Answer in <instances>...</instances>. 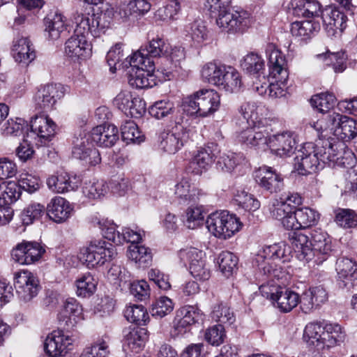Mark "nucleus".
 <instances>
[{
  "label": "nucleus",
  "instance_id": "1",
  "mask_svg": "<svg viewBox=\"0 0 357 357\" xmlns=\"http://www.w3.org/2000/svg\"><path fill=\"white\" fill-rule=\"evenodd\" d=\"M354 154L346 149L342 142H331L328 139L314 144H304L294 158V169L301 175L312 174L324 165L329 167H350L354 164Z\"/></svg>",
  "mask_w": 357,
  "mask_h": 357
},
{
  "label": "nucleus",
  "instance_id": "2",
  "mask_svg": "<svg viewBox=\"0 0 357 357\" xmlns=\"http://www.w3.org/2000/svg\"><path fill=\"white\" fill-rule=\"evenodd\" d=\"M266 53L270 74L275 79V83L268 84V96L273 98L282 97L285 94L284 87L289 75L285 57L273 44L267 45Z\"/></svg>",
  "mask_w": 357,
  "mask_h": 357
},
{
  "label": "nucleus",
  "instance_id": "3",
  "mask_svg": "<svg viewBox=\"0 0 357 357\" xmlns=\"http://www.w3.org/2000/svg\"><path fill=\"white\" fill-rule=\"evenodd\" d=\"M318 133L324 132L333 133L337 138L349 141L357 136V121L347 116L336 112L328 114L314 124Z\"/></svg>",
  "mask_w": 357,
  "mask_h": 357
},
{
  "label": "nucleus",
  "instance_id": "4",
  "mask_svg": "<svg viewBox=\"0 0 357 357\" xmlns=\"http://www.w3.org/2000/svg\"><path fill=\"white\" fill-rule=\"evenodd\" d=\"M220 105V98L216 91L202 89L185 99L183 109L190 115L205 117L217 111Z\"/></svg>",
  "mask_w": 357,
  "mask_h": 357
},
{
  "label": "nucleus",
  "instance_id": "5",
  "mask_svg": "<svg viewBox=\"0 0 357 357\" xmlns=\"http://www.w3.org/2000/svg\"><path fill=\"white\" fill-rule=\"evenodd\" d=\"M206 225L208 230L215 237L227 239L238 231L241 227L239 219L227 211H216L210 214Z\"/></svg>",
  "mask_w": 357,
  "mask_h": 357
},
{
  "label": "nucleus",
  "instance_id": "6",
  "mask_svg": "<svg viewBox=\"0 0 357 357\" xmlns=\"http://www.w3.org/2000/svg\"><path fill=\"white\" fill-rule=\"evenodd\" d=\"M116 255V250L111 243L104 240H94L82 248L80 259L88 267H94L112 261Z\"/></svg>",
  "mask_w": 357,
  "mask_h": 357
},
{
  "label": "nucleus",
  "instance_id": "7",
  "mask_svg": "<svg viewBox=\"0 0 357 357\" xmlns=\"http://www.w3.org/2000/svg\"><path fill=\"white\" fill-rule=\"evenodd\" d=\"M74 33L86 38L89 34L93 37H99L109 26L106 15L101 13H77L74 17Z\"/></svg>",
  "mask_w": 357,
  "mask_h": 357
},
{
  "label": "nucleus",
  "instance_id": "8",
  "mask_svg": "<svg viewBox=\"0 0 357 357\" xmlns=\"http://www.w3.org/2000/svg\"><path fill=\"white\" fill-rule=\"evenodd\" d=\"M181 116L176 121L175 126L171 130L162 132L158 137V147L164 153L175 154L185 143L188 135L186 128L182 124Z\"/></svg>",
  "mask_w": 357,
  "mask_h": 357
},
{
  "label": "nucleus",
  "instance_id": "9",
  "mask_svg": "<svg viewBox=\"0 0 357 357\" xmlns=\"http://www.w3.org/2000/svg\"><path fill=\"white\" fill-rule=\"evenodd\" d=\"M75 340L72 335L62 330H55L48 334L44 349L50 357H63L73 349Z\"/></svg>",
  "mask_w": 357,
  "mask_h": 357
},
{
  "label": "nucleus",
  "instance_id": "10",
  "mask_svg": "<svg viewBox=\"0 0 357 357\" xmlns=\"http://www.w3.org/2000/svg\"><path fill=\"white\" fill-rule=\"evenodd\" d=\"M64 93V88L60 84L40 86L33 96L36 109L44 112L54 109L58 100L63 97Z\"/></svg>",
  "mask_w": 357,
  "mask_h": 357
},
{
  "label": "nucleus",
  "instance_id": "11",
  "mask_svg": "<svg viewBox=\"0 0 357 357\" xmlns=\"http://www.w3.org/2000/svg\"><path fill=\"white\" fill-rule=\"evenodd\" d=\"M252 23L250 14L243 9L229 12L216 20V24L228 33H243Z\"/></svg>",
  "mask_w": 357,
  "mask_h": 357
},
{
  "label": "nucleus",
  "instance_id": "12",
  "mask_svg": "<svg viewBox=\"0 0 357 357\" xmlns=\"http://www.w3.org/2000/svg\"><path fill=\"white\" fill-rule=\"evenodd\" d=\"M311 250L314 254L313 261L316 264H321L326 261L332 251V241L328 233L321 228L310 229Z\"/></svg>",
  "mask_w": 357,
  "mask_h": 357
},
{
  "label": "nucleus",
  "instance_id": "13",
  "mask_svg": "<svg viewBox=\"0 0 357 357\" xmlns=\"http://www.w3.org/2000/svg\"><path fill=\"white\" fill-rule=\"evenodd\" d=\"M45 252L40 243L23 241L13 248L11 258L20 264L29 265L39 261Z\"/></svg>",
  "mask_w": 357,
  "mask_h": 357
},
{
  "label": "nucleus",
  "instance_id": "14",
  "mask_svg": "<svg viewBox=\"0 0 357 357\" xmlns=\"http://www.w3.org/2000/svg\"><path fill=\"white\" fill-rule=\"evenodd\" d=\"M15 284L19 298L24 302L31 301L40 290L39 280L36 275L27 270L16 272Z\"/></svg>",
  "mask_w": 357,
  "mask_h": 357
},
{
  "label": "nucleus",
  "instance_id": "15",
  "mask_svg": "<svg viewBox=\"0 0 357 357\" xmlns=\"http://www.w3.org/2000/svg\"><path fill=\"white\" fill-rule=\"evenodd\" d=\"M268 289L265 285L260 287L263 296L275 302L281 312H290L298 304L299 295L297 293L280 287H275L274 291H269Z\"/></svg>",
  "mask_w": 357,
  "mask_h": 357
},
{
  "label": "nucleus",
  "instance_id": "16",
  "mask_svg": "<svg viewBox=\"0 0 357 357\" xmlns=\"http://www.w3.org/2000/svg\"><path fill=\"white\" fill-rule=\"evenodd\" d=\"M204 314L196 305H185L179 308L174 320V328L176 334L185 333L192 325L202 323Z\"/></svg>",
  "mask_w": 357,
  "mask_h": 357
},
{
  "label": "nucleus",
  "instance_id": "17",
  "mask_svg": "<svg viewBox=\"0 0 357 357\" xmlns=\"http://www.w3.org/2000/svg\"><path fill=\"white\" fill-rule=\"evenodd\" d=\"M114 105L126 116L141 117L146 111V103L128 91H121L114 99Z\"/></svg>",
  "mask_w": 357,
  "mask_h": 357
},
{
  "label": "nucleus",
  "instance_id": "18",
  "mask_svg": "<svg viewBox=\"0 0 357 357\" xmlns=\"http://www.w3.org/2000/svg\"><path fill=\"white\" fill-rule=\"evenodd\" d=\"M151 57H169L172 61H179L184 58L183 50L181 48H172L169 43L157 36L153 38L144 48Z\"/></svg>",
  "mask_w": 357,
  "mask_h": 357
},
{
  "label": "nucleus",
  "instance_id": "19",
  "mask_svg": "<svg viewBox=\"0 0 357 357\" xmlns=\"http://www.w3.org/2000/svg\"><path fill=\"white\" fill-rule=\"evenodd\" d=\"M73 145L72 155L75 158L86 160L91 165H96L100 162L99 151L93 147L86 136L75 137Z\"/></svg>",
  "mask_w": 357,
  "mask_h": 357
},
{
  "label": "nucleus",
  "instance_id": "20",
  "mask_svg": "<svg viewBox=\"0 0 357 357\" xmlns=\"http://www.w3.org/2000/svg\"><path fill=\"white\" fill-rule=\"evenodd\" d=\"M268 143V147L271 152L280 157L290 156L296 149V139L293 133L289 131L271 136Z\"/></svg>",
  "mask_w": 357,
  "mask_h": 357
},
{
  "label": "nucleus",
  "instance_id": "21",
  "mask_svg": "<svg viewBox=\"0 0 357 357\" xmlns=\"http://www.w3.org/2000/svg\"><path fill=\"white\" fill-rule=\"evenodd\" d=\"M335 269L340 287L349 289L357 284V264L352 259L339 258L336 261Z\"/></svg>",
  "mask_w": 357,
  "mask_h": 357
},
{
  "label": "nucleus",
  "instance_id": "22",
  "mask_svg": "<svg viewBox=\"0 0 357 357\" xmlns=\"http://www.w3.org/2000/svg\"><path fill=\"white\" fill-rule=\"evenodd\" d=\"M269 132L260 125L252 126L243 130L238 135L239 142L250 147L265 149L268 146Z\"/></svg>",
  "mask_w": 357,
  "mask_h": 357
},
{
  "label": "nucleus",
  "instance_id": "23",
  "mask_svg": "<svg viewBox=\"0 0 357 357\" xmlns=\"http://www.w3.org/2000/svg\"><path fill=\"white\" fill-rule=\"evenodd\" d=\"M255 179L261 188L271 193L280 192L284 187L281 174L266 166L261 167L256 171Z\"/></svg>",
  "mask_w": 357,
  "mask_h": 357
},
{
  "label": "nucleus",
  "instance_id": "24",
  "mask_svg": "<svg viewBox=\"0 0 357 357\" xmlns=\"http://www.w3.org/2000/svg\"><path fill=\"white\" fill-rule=\"evenodd\" d=\"M64 51L68 57L77 61L79 59H84L91 55V45L87 38L74 33L66 42Z\"/></svg>",
  "mask_w": 357,
  "mask_h": 357
},
{
  "label": "nucleus",
  "instance_id": "25",
  "mask_svg": "<svg viewBox=\"0 0 357 357\" xmlns=\"http://www.w3.org/2000/svg\"><path fill=\"white\" fill-rule=\"evenodd\" d=\"M321 19L329 36L342 32L347 26V16L336 8H327L321 12Z\"/></svg>",
  "mask_w": 357,
  "mask_h": 357
},
{
  "label": "nucleus",
  "instance_id": "26",
  "mask_svg": "<svg viewBox=\"0 0 357 357\" xmlns=\"http://www.w3.org/2000/svg\"><path fill=\"white\" fill-rule=\"evenodd\" d=\"M81 184V179L76 175L62 172L57 176H52L47 180L48 188L56 193H65L76 190Z\"/></svg>",
  "mask_w": 357,
  "mask_h": 357
},
{
  "label": "nucleus",
  "instance_id": "27",
  "mask_svg": "<svg viewBox=\"0 0 357 357\" xmlns=\"http://www.w3.org/2000/svg\"><path fill=\"white\" fill-rule=\"evenodd\" d=\"M90 137L100 146L112 147L119 139V132L114 125H100L92 129Z\"/></svg>",
  "mask_w": 357,
  "mask_h": 357
},
{
  "label": "nucleus",
  "instance_id": "28",
  "mask_svg": "<svg viewBox=\"0 0 357 357\" xmlns=\"http://www.w3.org/2000/svg\"><path fill=\"white\" fill-rule=\"evenodd\" d=\"M47 213L51 220L57 223L65 222L73 212V208L66 199L54 197L47 206Z\"/></svg>",
  "mask_w": 357,
  "mask_h": 357
},
{
  "label": "nucleus",
  "instance_id": "29",
  "mask_svg": "<svg viewBox=\"0 0 357 357\" xmlns=\"http://www.w3.org/2000/svg\"><path fill=\"white\" fill-rule=\"evenodd\" d=\"M175 195L181 204H190L199 202L205 194L187 178H183L175 186Z\"/></svg>",
  "mask_w": 357,
  "mask_h": 357
},
{
  "label": "nucleus",
  "instance_id": "30",
  "mask_svg": "<svg viewBox=\"0 0 357 357\" xmlns=\"http://www.w3.org/2000/svg\"><path fill=\"white\" fill-rule=\"evenodd\" d=\"M30 126L31 132L45 143L54 136L56 126L48 116L36 115L32 118Z\"/></svg>",
  "mask_w": 357,
  "mask_h": 357
},
{
  "label": "nucleus",
  "instance_id": "31",
  "mask_svg": "<svg viewBox=\"0 0 357 357\" xmlns=\"http://www.w3.org/2000/svg\"><path fill=\"white\" fill-rule=\"evenodd\" d=\"M12 52L16 62L26 65L33 61L36 56L34 46L26 37H22L13 42Z\"/></svg>",
  "mask_w": 357,
  "mask_h": 357
},
{
  "label": "nucleus",
  "instance_id": "32",
  "mask_svg": "<svg viewBox=\"0 0 357 357\" xmlns=\"http://www.w3.org/2000/svg\"><path fill=\"white\" fill-rule=\"evenodd\" d=\"M148 339L147 330L144 328H128L123 331V347L138 353Z\"/></svg>",
  "mask_w": 357,
  "mask_h": 357
},
{
  "label": "nucleus",
  "instance_id": "33",
  "mask_svg": "<svg viewBox=\"0 0 357 357\" xmlns=\"http://www.w3.org/2000/svg\"><path fill=\"white\" fill-rule=\"evenodd\" d=\"M291 244L296 252L297 257L307 262L313 260L314 254L310 247V236L299 231L294 232L289 237Z\"/></svg>",
  "mask_w": 357,
  "mask_h": 357
},
{
  "label": "nucleus",
  "instance_id": "34",
  "mask_svg": "<svg viewBox=\"0 0 357 357\" xmlns=\"http://www.w3.org/2000/svg\"><path fill=\"white\" fill-rule=\"evenodd\" d=\"M289 247L284 241L274 243L271 245L264 246L257 255L258 260L262 261L264 259L273 261H282L288 260Z\"/></svg>",
  "mask_w": 357,
  "mask_h": 357
},
{
  "label": "nucleus",
  "instance_id": "35",
  "mask_svg": "<svg viewBox=\"0 0 357 357\" xmlns=\"http://www.w3.org/2000/svg\"><path fill=\"white\" fill-rule=\"evenodd\" d=\"M65 17L60 13H50L44 19L45 35L50 40H56L65 30Z\"/></svg>",
  "mask_w": 357,
  "mask_h": 357
},
{
  "label": "nucleus",
  "instance_id": "36",
  "mask_svg": "<svg viewBox=\"0 0 357 357\" xmlns=\"http://www.w3.org/2000/svg\"><path fill=\"white\" fill-rule=\"evenodd\" d=\"M243 86L241 73L231 66H225L219 88L229 93L238 92Z\"/></svg>",
  "mask_w": 357,
  "mask_h": 357
},
{
  "label": "nucleus",
  "instance_id": "37",
  "mask_svg": "<svg viewBox=\"0 0 357 357\" xmlns=\"http://www.w3.org/2000/svg\"><path fill=\"white\" fill-rule=\"evenodd\" d=\"M128 83L132 87L136 89H146L155 86L156 81L155 76L152 73L145 71L143 68L130 66Z\"/></svg>",
  "mask_w": 357,
  "mask_h": 357
},
{
  "label": "nucleus",
  "instance_id": "38",
  "mask_svg": "<svg viewBox=\"0 0 357 357\" xmlns=\"http://www.w3.org/2000/svg\"><path fill=\"white\" fill-rule=\"evenodd\" d=\"M213 158L209 150L202 149L190 161L188 169L195 175L206 172L212 165Z\"/></svg>",
  "mask_w": 357,
  "mask_h": 357
},
{
  "label": "nucleus",
  "instance_id": "39",
  "mask_svg": "<svg viewBox=\"0 0 357 357\" xmlns=\"http://www.w3.org/2000/svg\"><path fill=\"white\" fill-rule=\"evenodd\" d=\"M245 158L242 153H222L217 162V168L225 173H233L241 167Z\"/></svg>",
  "mask_w": 357,
  "mask_h": 357
},
{
  "label": "nucleus",
  "instance_id": "40",
  "mask_svg": "<svg viewBox=\"0 0 357 357\" xmlns=\"http://www.w3.org/2000/svg\"><path fill=\"white\" fill-rule=\"evenodd\" d=\"M128 257L138 264L139 267L148 266L152 261L151 250L138 243L130 244L127 251Z\"/></svg>",
  "mask_w": 357,
  "mask_h": 357
},
{
  "label": "nucleus",
  "instance_id": "41",
  "mask_svg": "<svg viewBox=\"0 0 357 357\" xmlns=\"http://www.w3.org/2000/svg\"><path fill=\"white\" fill-rule=\"evenodd\" d=\"M75 284L77 296L86 298L94 294L98 282L90 273H86L78 277Z\"/></svg>",
  "mask_w": 357,
  "mask_h": 357
},
{
  "label": "nucleus",
  "instance_id": "42",
  "mask_svg": "<svg viewBox=\"0 0 357 357\" xmlns=\"http://www.w3.org/2000/svg\"><path fill=\"white\" fill-rule=\"evenodd\" d=\"M264 109L262 105L255 102H245L241 107V112L244 119L252 126L260 125Z\"/></svg>",
  "mask_w": 357,
  "mask_h": 357
},
{
  "label": "nucleus",
  "instance_id": "43",
  "mask_svg": "<svg viewBox=\"0 0 357 357\" xmlns=\"http://www.w3.org/2000/svg\"><path fill=\"white\" fill-rule=\"evenodd\" d=\"M226 65H218L210 62L203 66L201 70V77L203 82L219 86Z\"/></svg>",
  "mask_w": 357,
  "mask_h": 357
},
{
  "label": "nucleus",
  "instance_id": "44",
  "mask_svg": "<svg viewBox=\"0 0 357 357\" xmlns=\"http://www.w3.org/2000/svg\"><path fill=\"white\" fill-rule=\"evenodd\" d=\"M178 262L183 266H191L192 264H199L200 261H206V254L195 248L181 249L177 253Z\"/></svg>",
  "mask_w": 357,
  "mask_h": 357
},
{
  "label": "nucleus",
  "instance_id": "45",
  "mask_svg": "<svg viewBox=\"0 0 357 357\" xmlns=\"http://www.w3.org/2000/svg\"><path fill=\"white\" fill-rule=\"evenodd\" d=\"M178 262L183 266H191L192 264H199L200 261H206V254L195 248L181 249L177 253Z\"/></svg>",
  "mask_w": 357,
  "mask_h": 357
},
{
  "label": "nucleus",
  "instance_id": "46",
  "mask_svg": "<svg viewBox=\"0 0 357 357\" xmlns=\"http://www.w3.org/2000/svg\"><path fill=\"white\" fill-rule=\"evenodd\" d=\"M21 192L17 183L9 181L0 184V205L10 206L20 197Z\"/></svg>",
  "mask_w": 357,
  "mask_h": 357
},
{
  "label": "nucleus",
  "instance_id": "47",
  "mask_svg": "<svg viewBox=\"0 0 357 357\" xmlns=\"http://www.w3.org/2000/svg\"><path fill=\"white\" fill-rule=\"evenodd\" d=\"M109 186L103 180L86 182L82 188L84 195L90 199H98L108 192Z\"/></svg>",
  "mask_w": 357,
  "mask_h": 357
},
{
  "label": "nucleus",
  "instance_id": "48",
  "mask_svg": "<svg viewBox=\"0 0 357 357\" xmlns=\"http://www.w3.org/2000/svg\"><path fill=\"white\" fill-rule=\"evenodd\" d=\"M82 312V305L73 298H68L59 313L58 318L60 321H64L66 324L71 319L79 317Z\"/></svg>",
  "mask_w": 357,
  "mask_h": 357
},
{
  "label": "nucleus",
  "instance_id": "49",
  "mask_svg": "<svg viewBox=\"0 0 357 357\" xmlns=\"http://www.w3.org/2000/svg\"><path fill=\"white\" fill-rule=\"evenodd\" d=\"M121 137L126 143H138L144 139V135L139 130L137 125L131 120L126 121L121 127Z\"/></svg>",
  "mask_w": 357,
  "mask_h": 357
},
{
  "label": "nucleus",
  "instance_id": "50",
  "mask_svg": "<svg viewBox=\"0 0 357 357\" xmlns=\"http://www.w3.org/2000/svg\"><path fill=\"white\" fill-rule=\"evenodd\" d=\"M188 34L196 45H202L209 39V33L204 22L196 20L187 29Z\"/></svg>",
  "mask_w": 357,
  "mask_h": 357
},
{
  "label": "nucleus",
  "instance_id": "51",
  "mask_svg": "<svg viewBox=\"0 0 357 357\" xmlns=\"http://www.w3.org/2000/svg\"><path fill=\"white\" fill-rule=\"evenodd\" d=\"M336 102V98L333 93H325L315 95L311 98V104L321 113L332 114V109Z\"/></svg>",
  "mask_w": 357,
  "mask_h": 357
},
{
  "label": "nucleus",
  "instance_id": "52",
  "mask_svg": "<svg viewBox=\"0 0 357 357\" xmlns=\"http://www.w3.org/2000/svg\"><path fill=\"white\" fill-rule=\"evenodd\" d=\"M235 203L245 211H255L260 207L259 201L252 194L245 190H237L234 194Z\"/></svg>",
  "mask_w": 357,
  "mask_h": 357
},
{
  "label": "nucleus",
  "instance_id": "53",
  "mask_svg": "<svg viewBox=\"0 0 357 357\" xmlns=\"http://www.w3.org/2000/svg\"><path fill=\"white\" fill-rule=\"evenodd\" d=\"M238 259L232 252H222L218 257V264L221 272L227 277H229L237 269Z\"/></svg>",
  "mask_w": 357,
  "mask_h": 357
},
{
  "label": "nucleus",
  "instance_id": "54",
  "mask_svg": "<svg viewBox=\"0 0 357 357\" xmlns=\"http://www.w3.org/2000/svg\"><path fill=\"white\" fill-rule=\"evenodd\" d=\"M255 263L260 273L266 278L279 279L282 275V268L276 261L267 260L266 259L260 261L258 260V257H256Z\"/></svg>",
  "mask_w": 357,
  "mask_h": 357
},
{
  "label": "nucleus",
  "instance_id": "55",
  "mask_svg": "<svg viewBox=\"0 0 357 357\" xmlns=\"http://www.w3.org/2000/svg\"><path fill=\"white\" fill-rule=\"evenodd\" d=\"M296 217L299 222L300 229H306L317 224L319 219L318 212L309 207L296 210Z\"/></svg>",
  "mask_w": 357,
  "mask_h": 357
},
{
  "label": "nucleus",
  "instance_id": "56",
  "mask_svg": "<svg viewBox=\"0 0 357 357\" xmlns=\"http://www.w3.org/2000/svg\"><path fill=\"white\" fill-rule=\"evenodd\" d=\"M230 4L231 0H206L204 7L211 17L217 20L230 11Z\"/></svg>",
  "mask_w": 357,
  "mask_h": 357
},
{
  "label": "nucleus",
  "instance_id": "57",
  "mask_svg": "<svg viewBox=\"0 0 357 357\" xmlns=\"http://www.w3.org/2000/svg\"><path fill=\"white\" fill-rule=\"evenodd\" d=\"M335 222L344 228L357 226V214L349 208H337L334 211Z\"/></svg>",
  "mask_w": 357,
  "mask_h": 357
},
{
  "label": "nucleus",
  "instance_id": "58",
  "mask_svg": "<svg viewBox=\"0 0 357 357\" xmlns=\"http://www.w3.org/2000/svg\"><path fill=\"white\" fill-rule=\"evenodd\" d=\"M318 28V24L310 20L296 21L291 24V33L294 36L305 39L310 37Z\"/></svg>",
  "mask_w": 357,
  "mask_h": 357
},
{
  "label": "nucleus",
  "instance_id": "59",
  "mask_svg": "<svg viewBox=\"0 0 357 357\" xmlns=\"http://www.w3.org/2000/svg\"><path fill=\"white\" fill-rule=\"evenodd\" d=\"M45 207L37 202H32L27 205L21 213V218L24 225H29L35 220H39L44 214Z\"/></svg>",
  "mask_w": 357,
  "mask_h": 357
},
{
  "label": "nucleus",
  "instance_id": "60",
  "mask_svg": "<svg viewBox=\"0 0 357 357\" xmlns=\"http://www.w3.org/2000/svg\"><path fill=\"white\" fill-rule=\"evenodd\" d=\"M241 66L243 70L250 74H258L264 68V61L257 54L250 53L243 58Z\"/></svg>",
  "mask_w": 357,
  "mask_h": 357
},
{
  "label": "nucleus",
  "instance_id": "61",
  "mask_svg": "<svg viewBox=\"0 0 357 357\" xmlns=\"http://www.w3.org/2000/svg\"><path fill=\"white\" fill-rule=\"evenodd\" d=\"M151 9V3L147 0H131L121 8L124 17L129 15H144Z\"/></svg>",
  "mask_w": 357,
  "mask_h": 357
},
{
  "label": "nucleus",
  "instance_id": "62",
  "mask_svg": "<svg viewBox=\"0 0 357 357\" xmlns=\"http://www.w3.org/2000/svg\"><path fill=\"white\" fill-rule=\"evenodd\" d=\"M129 64L130 66L143 68L145 71L150 73L154 70V62L149 54H146L143 48H141L131 56Z\"/></svg>",
  "mask_w": 357,
  "mask_h": 357
},
{
  "label": "nucleus",
  "instance_id": "63",
  "mask_svg": "<svg viewBox=\"0 0 357 357\" xmlns=\"http://www.w3.org/2000/svg\"><path fill=\"white\" fill-rule=\"evenodd\" d=\"M204 211L200 206H190L185 211L183 220L185 225L191 229H194L203 225Z\"/></svg>",
  "mask_w": 357,
  "mask_h": 357
},
{
  "label": "nucleus",
  "instance_id": "64",
  "mask_svg": "<svg viewBox=\"0 0 357 357\" xmlns=\"http://www.w3.org/2000/svg\"><path fill=\"white\" fill-rule=\"evenodd\" d=\"M175 110L174 105L168 100H161L154 102L149 107V114L157 119H163L169 114L174 113Z\"/></svg>",
  "mask_w": 357,
  "mask_h": 357
}]
</instances>
